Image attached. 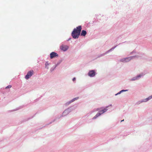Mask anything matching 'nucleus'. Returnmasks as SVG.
<instances>
[{
  "instance_id": "1",
  "label": "nucleus",
  "mask_w": 152,
  "mask_h": 152,
  "mask_svg": "<svg viewBox=\"0 0 152 152\" xmlns=\"http://www.w3.org/2000/svg\"><path fill=\"white\" fill-rule=\"evenodd\" d=\"M82 27L81 26L77 27L76 28H75L72 33L71 35L72 37L75 39H77L80 34Z\"/></svg>"
},
{
  "instance_id": "2",
  "label": "nucleus",
  "mask_w": 152,
  "mask_h": 152,
  "mask_svg": "<svg viewBox=\"0 0 152 152\" xmlns=\"http://www.w3.org/2000/svg\"><path fill=\"white\" fill-rule=\"evenodd\" d=\"M138 57V56H130L121 58L120 59V62H122L123 63L127 62L129 61H130L131 60L135 58H137Z\"/></svg>"
},
{
  "instance_id": "3",
  "label": "nucleus",
  "mask_w": 152,
  "mask_h": 152,
  "mask_svg": "<svg viewBox=\"0 0 152 152\" xmlns=\"http://www.w3.org/2000/svg\"><path fill=\"white\" fill-rule=\"evenodd\" d=\"M71 107H69L67 109L65 110L63 112L62 115H61L59 118H61L62 117L66 116L68 115L73 110Z\"/></svg>"
},
{
  "instance_id": "4",
  "label": "nucleus",
  "mask_w": 152,
  "mask_h": 152,
  "mask_svg": "<svg viewBox=\"0 0 152 152\" xmlns=\"http://www.w3.org/2000/svg\"><path fill=\"white\" fill-rule=\"evenodd\" d=\"M107 109L106 108H104L103 110L99 111L97 114L92 118L93 119L96 118L98 117L100 115L106 112Z\"/></svg>"
},
{
  "instance_id": "5",
  "label": "nucleus",
  "mask_w": 152,
  "mask_h": 152,
  "mask_svg": "<svg viewBox=\"0 0 152 152\" xmlns=\"http://www.w3.org/2000/svg\"><path fill=\"white\" fill-rule=\"evenodd\" d=\"M144 75L143 73H141L139 75H137L136 76L133 77L131 79H129L130 81H134L138 80L140 79L141 77H143Z\"/></svg>"
},
{
  "instance_id": "6",
  "label": "nucleus",
  "mask_w": 152,
  "mask_h": 152,
  "mask_svg": "<svg viewBox=\"0 0 152 152\" xmlns=\"http://www.w3.org/2000/svg\"><path fill=\"white\" fill-rule=\"evenodd\" d=\"M33 74V70H31L28 72L27 75L25 76V78L27 80L30 78Z\"/></svg>"
},
{
  "instance_id": "7",
  "label": "nucleus",
  "mask_w": 152,
  "mask_h": 152,
  "mask_svg": "<svg viewBox=\"0 0 152 152\" xmlns=\"http://www.w3.org/2000/svg\"><path fill=\"white\" fill-rule=\"evenodd\" d=\"M96 73L94 70H90L88 73V75L91 77H94Z\"/></svg>"
},
{
  "instance_id": "8",
  "label": "nucleus",
  "mask_w": 152,
  "mask_h": 152,
  "mask_svg": "<svg viewBox=\"0 0 152 152\" xmlns=\"http://www.w3.org/2000/svg\"><path fill=\"white\" fill-rule=\"evenodd\" d=\"M69 47L67 45H62L60 47V49L64 51H66L69 48Z\"/></svg>"
},
{
  "instance_id": "9",
  "label": "nucleus",
  "mask_w": 152,
  "mask_h": 152,
  "mask_svg": "<svg viewBox=\"0 0 152 152\" xmlns=\"http://www.w3.org/2000/svg\"><path fill=\"white\" fill-rule=\"evenodd\" d=\"M79 99V97H77L76 98H75L73 99H72L71 100L66 102L65 104V105L66 106H68L69 104H70L72 102H74L75 100H77L78 99Z\"/></svg>"
},
{
  "instance_id": "10",
  "label": "nucleus",
  "mask_w": 152,
  "mask_h": 152,
  "mask_svg": "<svg viewBox=\"0 0 152 152\" xmlns=\"http://www.w3.org/2000/svg\"><path fill=\"white\" fill-rule=\"evenodd\" d=\"M50 58L51 59H52L56 57H58V55L55 52H52L50 53Z\"/></svg>"
},
{
  "instance_id": "11",
  "label": "nucleus",
  "mask_w": 152,
  "mask_h": 152,
  "mask_svg": "<svg viewBox=\"0 0 152 152\" xmlns=\"http://www.w3.org/2000/svg\"><path fill=\"white\" fill-rule=\"evenodd\" d=\"M50 64V63H49L48 61H46L45 64V68L47 69H48L49 68V66Z\"/></svg>"
},
{
  "instance_id": "12",
  "label": "nucleus",
  "mask_w": 152,
  "mask_h": 152,
  "mask_svg": "<svg viewBox=\"0 0 152 152\" xmlns=\"http://www.w3.org/2000/svg\"><path fill=\"white\" fill-rule=\"evenodd\" d=\"M128 91V90H122L121 91H120L119 92H118V93L115 94V96H117L118 94H121V93H123L124 92H125V91Z\"/></svg>"
},
{
  "instance_id": "13",
  "label": "nucleus",
  "mask_w": 152,
  "mask_h": 152,
  "mask_svg": "<svg viewBox=\"0 0 152 152\" xmlns=\"http://www.w3.org/2000/svg\"><path fill=\"white\" fill-rule=\"evenodd\" d=\"M86 33L87 32L86 31L84 30H82L81 33V35L83 36H85L86 35Z\"/></svg>"
},
{
  "instance_id": "14",
  "label": "nucleus",
  "mask_w": 152,
  "mask_h": 152,
  "mask_svg": "<svg viewBox=\"0 0 152 152\" xmlns=\"http://www.w3.org/2000/svg\"><path fill=\"white\" fill-rule=\"evenodd\" d=\"M142 103V100L141 99L137 101L136 103V104L139 105Z\"/></svg>"
},
{
  "instance_id": "15",
  "label": "nucleus",
  "mask_w": 152,
  "mask_h": 152,
  "mask_svg": "<svg viewBox=\"0 0 152 152\" xmlns=\"http://www.w3.org/2000/svg\"><path fill=\"white\" fill-rule=\"evenodd\" d=\"M141 100L142 103L146 102L148 101L147 98L145 99H142Z\"/></svg>"
},
{
  "instance_id": "16",
  "label": "nucleus",
  "mask_w": 152,
  "mask_h": 152,
  "mask_svg": "<svg viewBox=\"0 0 152 152\" xmlns=\"http://www.w3.org/2000/svg\"><path fill=\"white\" fill-rule=\"evenodd\" d=\"M57 67V66H56L55 65V66H53V67H52L51 69H50V71L51 72H52L53 71L54 69H55Z\"/></svg>"
},
{
  "instance_id": "17",
  "label": "nucleus",
  "mask_w": 152,
  "mask_h": 152,
  "mask_svg": "<svg viewBox=\"0 0 152 152\" xmlns=\"http://www.w3.org/2000/svg\"><path fill=\"white\" fill-rule=\"evenodd\" d=\"M148 101L149 100L152 99V95L149 96L147 98Z\"/></svg>"
},
{
  "instance_id": "18",
  "label": "nucleus",
  "mask_w": 152,
  "mask_h": 152,
  "mask_svg": "<svg viewBox=\"0 0 152 152\" xmlns=\"http://www.w3.org/2000/svg\"><path fill=\"white\" fill-rule=\"evenodd\" d=\"M117 46V45H116L115 47H112L111 49L109 50L110 51H111L113 50Z\"/></svg>"
},
{
  "instance_id": "19",
  "label": "nucleus",
  "mask_w": 152,
  "mask_h": 152,
  "mask_svg": "<svg viewBox=\"0 0 152 152\" xmlns=\"http://www.w3.org/2000/svg\"><path fill=\"white\" fill-rule=\"evenodd\" d=\"M62 62V60H60L55 65L56 66H57L59 65Z\"/></svg>"
},
{
  "instance_id": "20",
  "label": "nucleus",
  "mask_w": 152,
  "mask_h": 152,
  "mask_svg": "<svg viewBox=\"0 0 152 152\" xmlns=\"http://www.w3.org/2000/svg\"><path fill=\"white\" fill-rule=\"evenodd\" d=\"M105 54H104V53H103V54H100V55H99V56H98V57L99 58V57H102V56H104V55H105Z\"/></svg>"
},
{
  "instance_id": "21",
  "label": "nucleus",
  "mask_w": 152,
  "mask_h": 152,
  "mask_svg": "<svg viewBox=\"0 0 152 152\" xmlns=\"http://www.w3.org/2000/svg\"><path fill=\"white\" fill-rule=\"evenodd\" d=\"M136 53V52L134 50H133V51L131 52L130 53V55H132L134 53Z\"/></svg>"
},
{
  "instance_id": "22",
  "label": "nucleus",
  "mask_w": 152,
  "mask_h": 152,
  "mask_svg": "<svg viewBox=\"0 0 152 152\" xmlns=\"http://www.w3.org/2000/svg\"><path fill=\"white\" fill-rule=\"evenodd\" d=\"M12 87V86L11 85H9L6 87V88H11Z\"/></svg>"
},
{
  "instance_id": "23",
  "label": "nucleus",
  "mask_w": 152,
  "mask_h": 152,
  "mask_svg": "<svg viewBox=\"0 0 152 152\" xmlns=\"http://www.w3.org/2000/svg\"><path fill=\"white\" fill-rule=\"evenodd\" d=\"M110 52V50H109L108 51H106L105 53H104V54H105L106 55V54H107L108 53H109Z\"/></svg>"
},
{
  "instance_id": "24",
  "label": "nucleus",
  "mask_w": 152,
  "mask_h": 152,
  "mask_svg": "<svg viewBox=\"0 0 152 152\" xmlns=\"http://www.w3.org/2000/svg\"><path fill=\"white\" fill-rule=\"evenodd\" d=\"M76 80V78L75 77H74L72 79V80L73 81H75Z\"/></svg>"
},
{
  "instance_id": "25",
  "label": "nucleus",
  "mask_w": 152,
  "mask_h": 152,
  "mask_svg": "<svg viewBox=\"0 0 152 152\" xmlns=\"http://www.w3.org/2000/svg\"><path fill=\"white\" fill-rule=\"evenodd\" d=\"M109 106H112V104H110L108 106H106V108H107L108 107H109Z\"/></svg>"
},
{
  "instance_id": "26",
  "label": "nucleus",
  "mask_w": 152,
  "mask_h": 152,
  "mask_svg": "<svg viewBox=\"0 0 152 152\" xmlns=\"http://www.w3.org/2000/svg\"><path fill=\"white\" fill-rule=\"evenodd\" d=\"M71 39V38H69V39L67 40V41H69V40H70V39Z\"/></svg>"
},
{
  "instance_id": "27",
  "label": "nucleus",
  "mask_w": 152,
  "mask_h": 152,
  "mask_svg": "<svg viewBox=\"0 0 152 152\" xmlns=\"http://www.w3.org/2000/svg\"><path fill=\"white\" fill-rule=\"evenodd\" d=\"M124 121V119H123V120L121 121V122L123 121Z\"/></svg>"
},
{
  "instance_id": "28",
  "label": "nucleus",
  "mask_w": 152,
  "mask_h": 152,
  "mask_svg": "<svg viewBox=\"0 0 152 152\" xmlns=\"http://www.w3.org/2000/svg\"><path fill=\"white\" fill-rule=\"evenodd\" d=\"M55 120H54L53 121V122H54V121H55Z\"/></svg>"
},
{
  "instance_id": "29",
  "label": "nucleus",
  "mask_w": 152,
  "mask_h": 152,
  "mask_svg": "<svg viewBox=\"0 0 152 152\" xmlns=\"http://www.w3.org/2000/svg\"><path fill=\"white\" fill-rule=\"evenodd\" d=\"M99 110V109L98 108L97 109V110Z\"/></svg>"
},
{
  "instance_id": "30",
  "label": "nucleus",
  "mask_w": 152,
  "mask_h": 152,
  "mask_svg": "<svg viewBox=\"0 0 152 152\" xmlns=\"http://www.w3.org/2000/svg\"><path fill=\"white\" fill-rule=\"evenodd\" d=\"M52 123V122H50V124H51V123Z\"/></svg>"
}]
</instances>
